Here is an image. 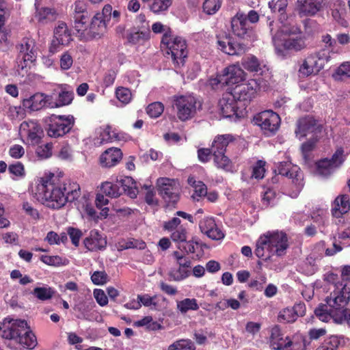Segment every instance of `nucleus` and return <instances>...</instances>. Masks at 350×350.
<instances>
[{
    "instance_id": "obj_1",
    "label": "nucleus",
    "mask_w": 350,
    "mask_h": 350,
    "mask_svg": "<svg viewBox=\"0 0 350 350\" xmlns=\"http://www.w3.org/2000/svg\"><path fill=\"white\" fill-rule=\"evenodd\" d=\"M32 195L36 200L46 206L57 209L64 206L68 202L77 200L81 195L79 184L67 181L57 185L48 178L38 179L31 189Z\"/></svg>"
},
{
    "instance_id": "obj_2",
    "label": "nucleus",
    "mask_w": 350,
    "mask_h": 350,
    "mask_svg": "<svg viewBox=\"0 0 350 350\" xmlns=\"http://www.w3.org/2000/svg\"><path fill=\"white\" fill-rule=\"evenodd\" d=\"M326 304L319 306L314 310L319 319L324 322L333 318L337 322L347 319V306L350 302V284L344 282L335 284L334 290L326 298Z\"/></svg>"
},
{
    "instance_id": "obj_3",
    "label": "nucleus",
    "mask_w": 350,
    "mask_h": 350,
    "mask_svg": "<svg viewBox=\"0 0 350 350\" xmlns=\"http://www.w3.org/2000/svg\"><path fill=\"white\" fill-rule=\"evenodd\" d=\"M0 336L16 342L18 347H14L15 349H21V347L33 349L37 345L36 337L25 320L5 318L0 323Z\"/></svg>"
},
{
    "instance_id": "obj_4",
    "label": "nucleus",
    "mask_w": 350,
    "mask_h": 350,
    "mask_svg": "<svg viewBox=\"0 0 350 350\" xmlns=\"http://www.w3.org/2000/svg\"><path fill=\"white\" fill-rule=\"evenodd\" d=\"M288 247V237L284 232L269 231L258 238L255 254L259 258L267 260L273 256L285 255Z\"/></svg>"
},
{
    "instance_id": "obj_5",
    "label": "nucleus",
    "mask_w": 350,
    "mask_h": 350,
    "mask_svg": "<svg viewBox=\"0 0 350 350\" xmlns=\"http://www.w3.org/2000/svg\"><path fill=\"white\" fill-rule=\"evenodd\" d=\"M273 22L269 23L270 31L273 36V42L277 51H280V45L285 49L301 51L306 46L305 37L300 34V30L295 26L283 25L280 29L273 33Z\"/></svg>"
},
{
    "instance_id": "obj_6",
    "label": "nucleus",
    "mask_w": 350,
    "mask_h": 350,
    "mask_svg": "<svg viewBox=\"0 0 350 350\" xmlns=\"http://www.w3.org/2000/svg\"><path fill=\"white\" fill-rule=\"evenodd\" d=\"M100 190L110 198H118L125 192L131 198H135L138 193L137 183L131 176L117 179L116 183L106 181L101 185Z\"/></svg>"
},
{
    "instance_id": "obj_7",
    "label": "nucleus",
    "mask_w": 350,
    "mask_h": 350,
    "mask_svg": "<svg viewBox=\"0 0 350 350\" xmlns=\"http://www.w3.org/2000/svg\"><path fill=\"white\" fill-rule=\"evenodd\" d=\"M200 107V102L193 94L173 97V108L176 111L177 118L181 121L192 118Z\"/></svg>"
},
{
    "instance_id": "obj_8",
    "label": "nucleus",
    "mask_w": 350,
    "mask_h": 350,
    "mask_svg": "<svg viewBox=\"0 0 350 350\" xmlns=\"http://www.w3.org/2000/svg\"><path fill=\"white\" fill-rule=\"evenodd\" d=\"M161 44L166 47V53L171 55L175 66L184 65L188 51L186 40L183 38L172 35L168 39V36H165L162 38Z\"/></svg>"
},
{
    "instance_id": "obj_9",
    "label": "nucleus",
    "mask_w": 350,
    "mask_h": 350,
    "mask_svg": "<svg viewBox=\"0 0 350 350\" xmlns=\"http://www.w3.org/2000/svg\"><path fill=\"white\" fill-rule=\"evenodd\" d=\"M233 140L234 137L232 135L224 134L217 136L212 143L214 163L217 167L226 171H231L232 169V162L225 155V152L229 143Z\"/></svg>"
},
{
    "instance_id": "obj_10",
    "label": "nucleus",
    "mask_w": 350,
    "mask_h": 350,
    "mask_svg": "<svg viewBox=\"0 0 350 350\" xmlns=\"http://www.w3.org/2000/svg\"><path fill=\"white\" fill-rule=\"evenodd\" d=\"M259 89L258 81L251 79L245 83L237 85L231 94L240 105L246 109V107L256 97Z\"/></svg>"
},
{
    "instance_id": "obj_11",
    "label": "nucleus",
    "mask_w": 350,
    "mask_h": 350,
    "mask_svg": "<svg viewBox=\"0 0 350 350\" xmlns=\"http://www.w3.org/2000/svg\"><path fill=\"white\" fill-rule=\"evenodd\" d=\"M346 159L342 148L336 149L331 159H324L316 163V173L322 177H327L338 169Z\"/></svg>"
},
{
    "instance_id": "obj_12",
    "label": "nucleus",
    "mask_w": 350,
    "mask_h": 350,
    "mask_svg": "<svg viewBox=\"0 0 350 350\" xmlns=\"http://www.w3.org/2000/svg\"><path fill=\"white\" fill-rule=\"evenodd\" d=\"M72 116L52 115L49 118L47 133L51 137H59L68 133L74 125Z\"/></svg>"
},
{
    "instance_id": "obj_13",
    "label": "nucleus",
    "mask_w": 350,
    "mask_h": 350,
    "mask_svg": "<svg viewBox=\"0 0 350 350\" xmlns=\"http://www.w3.org/2000/svg\"><path fill=\"white\" fill-rule=\"evenodd\" d=\"M254 122L260 127L265 135L270 136L275 134L278 130L280 118L272 110H265L258 113L254 117Z\"/></svg>"
},
{
    "instance_id": "obj_14",
    "label": "nucleus",
    "mask_w": 350,
    "mask_h": 350,
    "mask_svg": "<svg viewBox=\"0 0 350 350\" xmlns=\"http://www.w3.org/2000/svg\"><path fill=\"white\" fill-rule=\"evenodd\" d=\"M35 47V42L31 38H26L21 41L18 47L19 54L17 59V70L19 74H21L20 70L23 71L36 60V50Z\"/></svg>"
},
{
    "instance_id": "obj_15",
    "label": "nucleus",
    "mask_w": 350,
    "mask_h": 350,
    "mask_svg": "<svg viewBox=\"0 0 350 350\" xmlns=\"http://www.w3.org/2000/svg\"><path fill=\"white\" fill-rule=\"evenodd\" d=\"M219 106L224 118H233L235 116L236 118H239L245 116L247 113L245 109L240 105L232 94L229 92L223 94L222 98L219 101Z\"/></svg>"
},
{
    "instance_id": "obj_16",
    "label": "nucleus",
    "mask_w": 350,
    "mask_h": 350,
    "mask_svg": "<svg viewBox=\"0 0 350 350\" xmlns=\"http://www.w3.org/2000/svg\"><path fill=\"white\" fill-rule=\"evenodd\" d=\"M277 171L279 174L287 176L293 180L295 187L293 197L296 198L304 185L300 168L297 165H293L291 162L284 161L278 164Z\"/></svg>"
},
{
    "instance_id": "obj_17",
    "label": "nucleus",
    "mask_w": 350,
    "mask_h": 350,
    "mask_svg": "<svg viewBox=\"0 0 350 350\" xmlns=\"http://www.w3.org/2000/svg\"><path fill=\"white\" fill-rule=\"evenodd\" d=\"M72 40L70 30L64 22H59L54 29V38L49 47V53L55 54L67 46Z\"/></svg>"
},
{
    "instance_id": "obj_18",
    "label": "nucleus",
    "mask_w": 350,
    "mask_h": 350,
    "mask_svg": "<svg viewBox=\"0 0 350 350\" xmlns=\"http://www.w3.org/2000/svg\"><path fill=\"white\" fill-rule=\"evenodd\" d=\"M175 180L167 178H161L157 180L160 194L167 206H174L179 200L178 189Z\"/></svg>"
},
{
    "instance_id": "obj_19",
    "label": "nucleus",
    "mask_w": 350,
    "mask_h": 350,
    "mask_svg": "<svg viewBox=\"0 0 350 350\" xmlns=\"http://www.w3.org/2000/svg\"><path fill=\"white\" fill-rule=\"evenodd\" d=\"M23 107L29 111H35L44 107L53 108V95L36 93L23 100Z\"/></svg>"
},
{
    "instance_id": "obj_20",
    "label": "nucleus",
    "mask_w": 350,
    "mask_h": 350,
    "mask_svg": "<svg viewBox=\"0 0 350 350\" xmlns=\"http://www.w3.org/2000/svg\"><path fill=\"white\" fill-rule=\"evenodd\" d=\"M232 29L234 35L247 40H253V31L247 21L246 15L243 13H237L231 21Z\"/></svg>"
},
{
    "instance_id": "obj_21",
    "label": "nucleus",
    "mask_w": 350,
    "mask_h": 350,
    "mask_svg": "<svg viewBox=\"0 0 350 350\" xmlns=\"http://www.w3.org/2000/svg\"><path fill=\"white\" fill-rule=\"evenodd\" d=\"M325 0H297L296 11L301 17L313 16L323 8Z\"/></svg>"
},
{
    "instance_id": "obj_22",
    "label": "nucleus",
    "mask_w": 350,
    "mask_h": 350,
    "mask_svg": "<svg viewBox=\"0 0 350 350\" xmlns=\"http://www.w3.org/2000/svg\"><path fill=\"white\" fill-rule=\"evenodd\" d=\"M19 133L22 137H26L31 144H38L41 138L42 130L36 122L25 121L21 123Z\"/></svg>"
},
{
    "instance_id": "obj_23",
    "label": "nucleus",
    "mask_w": 350,
    "mask_h": 350,
    "mask_svg": "<svg viewBox=\"0 0 350 350\" xmlns=\"http://www.w3.org/2000/svg\"><path fill=\"white\" fill-rule=\"evenodd\" d=\"M226 85H234L244 81L247 73L239 64H231L223 70Z\"/></svg>"
},
{
    "instance_id": "obj_24",
    "label": "nucleus",
    "mask_w": 350,
    "mask_h": 350,
    "mask_svg": "<svg viewBox=\"0 0 350 350\" xmlns=\"http://www.w3.org/2000/svg\"><path fill=\"white\" fill-rule=\"evenodd\" d=\"M107 23L95 14L92 18L88 31L85 33L86 40L99 39L103 37L107 29Z\"/></svg>"
},
{
    "instance_id": "obj_25",
    "label": "nucleus",
    "mask_w": 350,
    "mask_h": 350,
    "mask_svg": "<svg viewBox=\"0 0 350 350\" xmlns=\"http://www.w3.org/2000/svg\"><path fill=\"white\" fill-rule=\"evenodd\" d=\"M217 43L218 49L229 55H239L245 51L244 44L237 43L230 36H217Z\"/></svg>"
},
{
    "instance_id": "obj_26",
    "label": "nucleus",
    "mask_w": 350,
    "mask_h": 350,
    "mask_svg": "<svg viewBox=\"0 0 350 350\" xmlns=\"http://www.w3.org/2000/svg\"><path fill=\"white\" fill-rule=\"evenodd\" d=\"M201 232L213 240L224 239V234L217 226L213 217H205L199 224Z\"/></svg>"
},
{
    "instance_id": "obj_27",
    "label": "nucleus",
    "mask_w": 350,
    "mask_h": 350,
    "mask_svg": "<svg viewBox=\"0 0 350 350\" xmlns=\"http://www.w3.org/2000/svg\"><path fill=\"white\" fill-rule=\"evenodd\" d=\"M318 132H320V129L313 118L305 117L298 120L295 134L299 139L307 136L309 133H317Z\"/></svg>"
},
{
    "instance_id": "obj_28",
    "label": "nucleus",
    "mask_w": 350,
    "mask_h": 350,
    "mask_svg": "<svg viewBox=\"0 0 350 350\" xmlns=\"http://www.w3.org/2000/svg\"><path fill=\"white\" fill-rule=\"evenodd\" d=\"M323 68V64H319L315 57L309 55L303 61L299 68L300 76L306 77L318 74Z\"/></svg>"
},
{
    "instance_id": "obj_29",
    "label": "nucleus",
    "mask_w": 350,
    "mask_h": 350,
    "mask_svg": "<svg viewBox=\"0 0 350 350\" xmlns=\"http://www.w3.org/2000/svg\"><path fill=\"white\" fill-rule=\"evenodd\" d=\"M84 245L91 252L103 250L106 247L107 240L97 230H92L90 235L85 239Z\"/></svg>"
},
{
    "instance_id": "obj_30",
    "label": "nucleus",
    "mask_w": 350,
    "mask_h": 350,
    "mask_svg": "<svg viewBox=\"0 0 350 350\" xmlns=\"http://www.w3.org/2000/svg\"><path fill=\"white\" fill-rule=\"evenodd\" d=\"M122 153L120 148H110L106 150L100 157L102 167H111L116 165L122 159Z\"/></svg>"
},
{
    "instance_id": "obj_31",
    "label": "nucleus",
    "mask_w": 350,
    "mask_h": 350,
    "mask_svg": "<svg viewBox=\"0 0 350 350\" xmlns=\"http://www.w3.org/2000/svg\"><path fill=\"white\" fill-rule=\"evenodd\" d=\"M190 267L191 261L176 264L169 271V280L170 281L180 282L186 279L190 275Z\"/></svg>"
},
{
    "instance_id": "obj_32",
    "label": "nucleus",
    "mask_w": 350,
    "mask_h": 350,
    "mask_svg": "<svg viewBox=\"0 0 350 350\" xmlns=\"http://www.w3.org/2000/svg\"><path fill=\"white\" fill-rule=\"evenodd\" d=\"M116 139H118V134L116 131H113L110 126H105L96 129L94 144L96 146H101Z\"/></svg>"
},
{
    "instance_id": "obj_33",
    "label": "nucleus",
    "mask_w": 350,
    "mask_h": 350,
    "mask_svg": "<svg viewBox=\"0 0 350 350\" xmlns=\"http://www.w3.org/2000/svg\"><path fill=\"white\" fill-rule=\"evenodd\" d=\"M150 31L149 25L146 23L141 29H133L126 36L127 40L129 43L137 44L144 42L150 38Z\"/></svg>"
},
{
    "instance_id": "obj_34",
    "label": "nucleus",
    "mask_w": 350,
    "mask_h": 350,
    "mask_svg": "<svg viewBox=\"0 0 350 350\" xmlns=\"http://www.w3.org/2000/svg\"><path fill=\"white\" fill-rule=\"evenodd\" d=\"M35 7L36 10L35 18L40 23L46 24L56 19L55 12L49 8L41 6L38 0L36 1Z\"/></svg>"
},
{
    "instance_id": "obj_35",
    "label": "nucleus",
    "mask_w": 350,
    "mask_h": 350,
    "mask_svg": "<svg viewBox=\"0 0 350 350\" xmlns=\"http://www.w3.org/2000/svg\"><path fill=\"white\" fill-rule=\"evenodd\" d=\"M350 209L349 197L342 195L337 197L332 204V213L335 217H340Z\"/></svg>"
},
{
    "instance_id": "obj_36",
    "label": "nucleus",
    "mask_w": 350,
    "mask_h": 350,
    "mask_svg": "<svg viewBox=\"0 0 350 350\" xmlns=\"http://www.w3.org/2000/svg\"><path fill=\"white\" fill-rule=\"evenodd\" d=\"M242 67L250 72L262 73L265 66L253 55H247L241 59Z\"/></svg>"
},
{
    "instance_id": "obj_37",
    "label": "nucleus",
    "mask_w": 350,
    "mask_h": 350,
    "mask_svg": "<svg viewBox=\"0 0 350 350\" xmlns=\"http://www.w3.org/2000/svg\"><path fill=\"white\" fill-rule=\"evenodd\" d=\"M55 291L53 288L46 285L37 286L30 292V294L41 302H45L52 299L54 296Z\"/></svg>"
},
{
    "instance_id": "obj_38",
    "label": "nucleus",
    "mask_w": 350,
    "mask_h": 350,
    "mask_svg": "<svg viewBox=\"0 0 350 350\" xmlns=\"http://www.w3.org/2000/svg\"><path fill=\"white\" fill-rule=\"evenodd\" d=\"M287 337L284 338L280 328L275 326L271 329V335L269 337V345L273 350H283Z\"/></svg>"
},
{
    "instance_id": "obj_39",
    "label": "nucleus",
    "mask_w": 350,
    "mask_h": 350,
    "mask_svg": "<svg viewBox=\"0 0 350 350\" xmlns=\"http://www.w3.org/2000/svg\"><path fill=\"white\" fill-rule=\"evenodd\" d=\"M60 92L58 93V98L55 100L54 94H53V103L55 105L53 108L59 107L64 105H68L71 103L73 99V92L70 90L69 87L66 85H62L60 86Z\"/></svg>"
},
{
    "instance_id": "obj_40",
    "label": "nucleus",
    "mask_w": 350,
    "mask_h": 350,
    "mask_svg": "<svg viewBox=\"0 0 350 350\" xmlns=\"http://www.w3.org/2000/svg\"><path fill=\"white\" fill-rule=\"evenodd\" d=\"M90 26L89 18L85 14H76L75 16V29L81 40H87L85 33L88 31Z\"/></svg>"
},
{
    "instance_id": "obj_41",
    "label": "nucleus",
    "mask_w": 350,
    "mask_h": 350,
    "mask_svg": "<svg viewBox=\"0 0 350 350\" xmlns=\"http://www.w3.org/2000/svg\"><path fill=\"white\" fill-rule=\"evenodd\" d=\"M95 306L94 303L92 301L77 306L76 310L79 312L78 318L88 321L96 319L95 316L97 314V312L94 310Z\"/></svg>"
},
{
    "instance_id": "obj_42",
    "label": "nucleus",
    "mask_w": 350,
    "mask_h": 350,
    "mask_svg": "<svg viewBox=\"0 0 350 350\" xmlns=\"http://www.w3.org/2000/svg\"><path fill=\"white\" fill-rule=\"evenodd\" d=\"M283 350H306L304 337L301 334L294 335L292 338L287 336Z\"/></svg>"
},
{
    "instance_id": "obj_43",
    "label": "nucleus",
    "mask_w": 350,
    "mask_h": 350,
    "mask_svg": "<svg viewBox=\"0 0 350 350\" xmlns=\"http://www.w3.org/2000/svg\"><path fill=\"white\" fill-rule=\"evenodd\" d=\"M176 308L181 314H185L189 310H198L199 305L194 298H185L176 301Z\"/></svg>"
},
{
    "instance_id": "obj_44",
    "label": "nucleus",
    "mask_w": 350,
    "mask_h": 350,
    "mask_svg": "<svg viewBox=\"0 0 350 350\" xmlns=\"http://www.w3.org/2000/svg\"><path fill=\"white\" fill-rule=\"evenodd\" d=\"M144 2L150 1V10L155 14L167 11L172 5L173 0H142Z\"/></svg>"
},
{
    "instance_id": "obj_45",
    "label": "nucleus",
    "mask_w": 350,
    "mask_h": 350,
    "mask_svg": "<svg viewBox=\"0 0 350 350\" xmlns=\"http://www.w3.org/2000/svg\"><path fill=\"white\" fill-rule=\"evenodd\" d=\"M343 342L342 337L331 336L326 338L316 350H337Z\"/></svg>"
},
{
    "instance_id": "obj_46",
    "label": "nucleus",
    "mask_w": 350,
    "mask_h": 350,
    "mask_svg": "<svg viewBox=\"0 0 350 350\" xmlns=\"http://www.w3.org/2000/svg\"><path fill=\"white\" fill-rule=\"evenodd\" d=\"M188 181L194 189V193L192 195V198L194 200H199L200 198L205 196L207 194V188L204 183L202 181H196L193 178H189Z\"/></svg>"
},
{
    "instance_id": "obj_47",
    "label": "nucleus",
    "mask_w": 350,
    "mask_h": 350,
    "mask_svg": "<svg viewBox=\"0 0 350 350\" xmlns=\"http://www.w3.org/2000/svg\"><path fill=\"white\" fill-rule=\"evenodd\" d=\"M167 350H196V347L191 340L180 339L170 345Z\"/></svg>"
},
{
    "instance_id": "obj_48",
    "label": "nucleus",
    "mask_w": 350,
    "mask_h": 350,
    "mask_svg": "<svg viewBox=\"0 0 350 350\" xmlns=\"http://www.w3.org/2000/svg\"><path fill=\"white\" fill-rule=\"evenodd\" d=\"M137 299L141 301V305L148 307L152 310H157L159 308L158 298L157 295L150 296L148 294L138 295Z\"/></svg>"
},
{
    "instance_id": "obj_49",
    "label": "nucleus",
    "mask_w": 350,
    "mask_h": 350,
    "mask_svg": "<svg viewBox=\"0 0 350 350\" xmlns=\"http://www.w3.org/2000/svg\"><path fill=\"white\" fill-rule=\"evenodd\" d=\"M221 0H205L203 3V11L208 15L215 14L221 8Z\"/></svg>"
},
{
    "instance_id": "obj_50",
    "label": "nucleus",
    "mask_w": 350,
    "mask_h": 350,
    "mask_svg": "<svg viewBox=\"0 0 350 350\" xmlns=\"http://www.w3.org/2000/svg\"><path fill=\"white\" fill-rule=\"evenodd\" d=\"M297 317L292 308H286L282 310L278 314V321L281 323H293L296 321Z\"/></svg>"
},
{
    "instance_id": "obj_51",
    "label": "nucleus",
    "mask_w": 350,
    "mask_h": 350,
    "mask_svg": "<svg viewBox=\"0 0 350 350\" xmlns=\"http://www.w3.org/2000/svg\"><path fill=\"white\" fill-rule=\"evenodd\" d=\"M164 110V106L161 102H154L146 108V113L150 117L157 118L159 117Z\"/></svg>"
},
{
    "instance_id": "obj_52",
    "label": "nucleus",
    "mask_w": 350,
    "mask_h": 350,
    "mask_svg": "<svg viewBox=\"0 0 350 350\" xmlns=\"http://www.w3.org/2000/svg\"><path fill=\"white\" fill-rule=\"evenodd\" d=\"M336 80H342L345 77H350V62L342 63L333 74Z\"/></svg>"
},
{
    "instance_id": "obj_53",
    "label": "nucleus",
    "mask_w": 350,
    "mask_h": 350,
    "mask_svg": "<svg viewBox=\"0 0 350 350\" xmlns=\"http://www.w3.org/2000/svg\"><path fill=\"white\" fill-rule=\"evenodd\" d=\"M152 30L154 33H163V38H164L165 36H168V39L170 38L172 36V32L170 28L161 23V22L154 23L152 25Z\"/></svg>"
},
{
    "instance_id": "obj_54",
    "label": "nucleus",
    "mask_w": 350,
    "mask_h": 350,
    "mask_svg": "<svg viewBox=\"0 0 350 350\" xmlns=\"http://www.w3.org/2000/svg\"><path fill=\"white\" fill-rule=\"evenodd\" d=\"M287 0H272L269 3V7L273 12L282 14L287 7Z\"/></svg>"
},
{
    "instance_id": "obj_55",
    "label": "nucleus",
    "mask_w": 350,
    "mask_h": 350,
    "mask_svg": "<svg viewBox=\"0 0 350 350\" xmlns=\"http://www.w3.org/2000/svg\"><path fill=\"white\" fill-rule=\"evenodd\" d=\"M117 98L123 104L129 103L131 100V92L126 88H118L116 92Z\"/></svg>"
},
{
    "instance_id": "obj_56",
    "label": "nucleus",
    "mask_w": 350,
    "mask_h": 350,
    "mask_svg": "<svg viewBox=\"0 0 350 350\" xmlns=\"http://www.w3.org/2000/svg\"><path fill=\"white\" fill-rule=\"evenodd\" d=\"M331 50H328L327 49H323L318 51L317 53L311 54L313 57H315L317 59V62L319 64H325V62H327L330 60ZM333 53H338V51H334Z\"/></svg>"
},
{
    "instance_id": "obj_57",
    "label": "nucleus",
    "mask_w": 350,
    "mask_h": 350,
    "mask_svg": "<svg viewBox=\"0 0 350 350\" xmlns=\"http://www.w3.org/2000/svg\"><path fill=\"white\" fill-rule=\"evenodd\" d=\"M8 171L10 174L18 178L24 177L25 174L24 165L19 161L10 165Z\"/></svg>"
},
{
    "instance_id": "obj_58",
    "label": "nucleus",
    "mask_w": 350,
    "mask_h": 350,
    "mask_svg": "<svg viewBox=\"0 0 350 350\" xmlns=\"http://www.w3.org/2000/svg\"><path fill=\"white\" fill-rule=\"evenodd\" d=\"M267 282L265 275H260L256 279H252L248 283V286L256 291H261L263 289L264 284Z\"/></svg>"
},
{
    "instance_id": "obj_59",
    "label": "nucleus",
    "mask_w": 350,
    "mask_h": 350,
    "mask_svg": "<svg viewBox=\"0 0 350 350\" xmlns=\"http://www.w3.org/2000/svg\"><path fill=\"white\" fill-rule=\"evenodd\" d=\"M171 239L174 242H185L187 241V231L185 228L182 226L178 228L176 230L172 232Z\"/></svg>"
},
{
    "instance_id": "obj_60",
    "label": "nucleus",
    "mask_w": 350,
    "mask_h": 350,
    "mask_svg": "<svg viewBox=\"0 0 350 350\" xmlns=\"http://www.w3.org/2000/svg\"><path fill=\"white\" fill-rule=\"evenodd\" d=\"M52 148L53 145L47 143L44 145L40 146L36 150V153L40 158L47 159L52 155Z\"/></svg>"
},
{
    "instance_id": "obj_61",
    "label": "nucleus",
    "mask_w": 350,
    "mask_h": 350,
    "mask_svg": "<svg viewBox=\"0 0 350 350\" xmlns=\"http://www.w3.org/2000/svg\"><path fill=\"white\" fill-rule=\"evenodd\" d=\"M265 161L261 160L258 161L256 165L253 167L252 176L256 179L262 178L265 172Z\"/></svg>"
},
{
    "instance_id": "obj_62",
    "label": "nucleus",
    "mask_w": 350,
    "mask_h": 350,
    "mask_svg": "<svg viewBox=\"0 0 350 350\" xmlns=\"http://www.w3.org/2000/svg\"><path fill=\"white\" fill-rule=\"evenodd\" d=\"M91 280L96 285H103L107 283L108 276L105 271H95L92 275Z\"/></svg>"
},
{
    "instance_id": "obj_63",
    "label": "nucleus",
    "mask_w": 350,
    "mask_h": 350,
    "mask_svg": "<svg viewBox=\"0 0 350 350\" xmlns=\"http://www.w3.org/2000/svg\"><path fill=\"white\" fill-rule=\"evenodd\" d=\"M135 324L137 326L143 327L147 326L148 328L155 329L160 327V325L157 322L153 321V319L150 316H147L137 321Z\"/></svg>"
},
{
    "instance_id": "obj_64",
    "label": "nucleus",
    "mask_w": 350,
    "mask_h": 350,
    "mask_svg": "<svg viewBox=\"0 0 350 350\" xmlns=\"http://www.w3.org/2000/svg\"><path fill=\"white\" fill-rule=\"evenodd\" d=\"M93 294L96 302L100 306H105L108 304V298L103 290L95 289Z\"/></svg>"
}]
</instances>
